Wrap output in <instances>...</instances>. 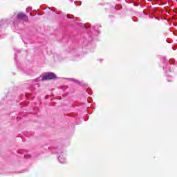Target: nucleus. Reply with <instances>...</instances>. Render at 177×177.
I'll use <instances>...</instances> for the list:
<instances>
[{
    "mask_svg": "<svg viewBox=\"0 0 177 177\" xmlns=\"http://www.w3.org/2000/svg\"><path fill=\"white\" fill-rule=\"evenodd\" d=\"M57 153H58V160L61 164H66L67 160L66 159V151L63 147L58 148L57 149Z\"/></svg>",
    "mask_w": 177,
    "mask_h": 177,
    "instance_id": "1",
    "label": "nucleus"
},
{
    "mask_svg": "<svg viewBox=\"0 0 177 177\" xmlns=\"http://www.w3.org/2000/svg\"><path fill=\"white\" fill-rule=\"evenodd\" d=\"M54 78H56V75L53 73H48L43 75H41L37 80L39 81H48L49 80H54Z\"/></svg>",
    "mask_w": 177,
    "mask_h": 177,
    "instance_id": "2",
    "label": "nucleus"
},
{
    "mask_svg": "<svg viewBox=\"0 0 177 177\" xmlns=\"http://www.w3.org/2000/svg\"><path fill=\"white\" fill-rule=\"evenodd\" d=\"M18 19H27V16L24 13L21 12L17 15Z\"/></svg>",
    "mask_w": 177,
    "mask_h": 177,
    "instance_id": "3",
    "label": "nucleus"
},
{
    "mask_svg": "<svg viewBox=\"0 0 177 177\" xmlns=\"http://www.w3.org/2000/svg\"><path fill=\"white\" fill-rule=\"evenodd\" d=\"M31 156H30L29 154H26L24 156V158H30Z\"/></svg>",
    "mask_w": 177,
    "mask_h": 177,
    "instance_id": "4",
    "label": "nucleus"
},
{
    "mask_svg": "<svg viewBox=\"0 0 177 177\" xmlns=\"http://www.w3.org/2000/svg\"><path fill=\"white\" fill-rule=\"evenodd\" d=\"M30 10H31V8L28 7V8H26V12H30Z\"/></svg>",
    "mask_w": 177,
    "mask_h": 177,
    "instance_id": "5",
    "label": "nucleus"
},
{
    "mask_svg": "<svg viewBox=\"0 0 177 177\" xmlns=\"http://www.w3.org/2000/svg\"><path fill=\"white\" fill-rule=\"evenodd\" d=\"M71 81H74V79H71Z\"/></svg>",
    "mask_w": 177,
    "mask_h": 177,
    "instance_id": "6",
    "label": "nucleus"
},
{
    "mask_svg": "<svg viewBox=\"0 0 177 177\" xmlns=\"http://www.w3.org/2000/svg\"><path fill=\"white\" fill-rule=\"evenodd\" d=\"M169 63H170V64H172V62H171V61H169Z\"/></svg>",
    "mask_w": 177,
    "mask_h": 177,
    "instance_id": "7",
    "label": "nucleus"
},
{
    "mask_svg": "<svg viewBox=\"0 0 177 177\" xmlns=\"http://www.w3.org/2000/svg\"><path fill=\"white\" fill-rule=\"evenodd\" d=\"M2 38V36L0 35V39Z\"/></svg>",
    "mask_w": 177,
    "mask_h": 177,
    "instance_id": "8",
    "label": "nucleus"
},
{
    "mask_svg": "<svg viewBox=\"0 0 177 177\" xmlns=\"http://www.w3.org/2000/svg\"><path fill=\"white\" fill-rule=\"evenodd\" d=\"M163 68H165H165H166V67H163Z\"/></svg>",
    "mask_w": 177,
    "mask_h": 177,
    "instance_id": "9",
    "label": "nucleus"
}]
</instances>
